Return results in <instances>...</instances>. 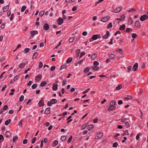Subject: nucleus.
Listing matches in <instances>:
<instances>
[{"label":"nucleus","mask_w":148,"mask_h":148,"mask_svg":"<svg viewBox=\"0 0 148 148\" xmlns=\"http://www.w3.org/2000/svg\"><path fill=\"white\" fill-rule=\"evenodd\" d=\"M118 145V144L116 142H114L113 145V147H116Z\"/></svg>","instance_id":"09e8293b"},{"label":"nucleus","mask_w":148,"mask_h":148,"mask_svg":"<svg viewBox=\"0 0 148 148\" xmlns=\"http://www.w3.org/2000/svg\"><path fill=\"white\" fill-rule=\"evenodd\" d=\"M11 120L10 119H8L5 122V125H7L10 122Z\"/></svg>","instance_id":"a878e982"},{"label":"nucleus","mask_w":148,"mask_h":148,"mask_svg":"<svg viewBox=\"0 0 148 148\" xmlns=\"http://www.w3.org/2000/svg\"><path fill=\"white\" fill-rule=\"evenodd\" d=\"M109 19V18L108 17L106 16V17H104L102 18L101 19V21L103 22H106L108 21Z\"/></svg>","instance_id":"9d476101"},{"label":"nucleus","mask_w":148,"mask_h":148,"mask_svg":"<svg viewBox=\"0 0 148 148\" xmlns=\"http://www.w3.org/2000/svg\"><path fill=\"white\" fill-rule=\"evenodd\" d=\"M72 58L71 57H70L66 61V63L67 64L69 63L72 61Z\"/></svg>","instance_id":"4be33fe9"},{"label":"nucleus","mask_w":148,"mask_h":148,"mask_svg":"<svg viewBox=\"0 0 148 148\" xmlns=\"http://www.w3.org/2000/svg\"><path fill=\"white\" fill-rule=\"evenodd\" d=\"M67 82V81L66 80V79H64L63 81V83H62V85L63 86H64L65 85V84H66V82Z\"/></svg>","instance_id":"338daca9"},{"label":"nucleus","mask_w":148,"mask_h":148,"mask_svg":"<svg viewBox=\"0 0 148 148\" xmlns=\"http://www.w3.org/2000/svg\"><path fill=\"white\" fill-rule=\"evenodd\" d=\"M25 65V64L22 63L19 66V67L20 68H23Z\"/></svg>","instance_id":"58836bf2"},{"label":"nucleus","mask_w":148,"mask_h":148,"mask_svg":"<svg viewBox=\"0 0 148 148\" xmlns=\"http://www.w3.org/2000/svg\"><path fill=\"white\" fill-rule=\"evenodd\" d=\"M125 123V125L127 128H128L130 127V125L128 122H126Z\"/></svg>","instance_id":"c9c22d12"},{"label":"nucleus","mask_w":148,"mask_h":148,"mask_svg":"<svg viewBox=\"0 0 148 148\" xmlns=\"http://www.w3.org/2000/svg\"><path fill=\"white\" fill-rule=\"evenodd\" d=\"M132 69V66H129L128 67V68L127 69L128 72V73L130 72L131 71Z\"/></svg>","instance_id":"603ef678"},{"label":"nucleus","mask_w":148,"mask_h":148,"mask_svg":"<svg viewBox=\"0 0 148 148\" xmlns=\"http://www.w3.org/2000/svg\"><path fill=\"white\" fill-rule=\"evenodd\" d=\"M22 121H23V120L22 119H21L20 120V121L18 123V125L21 127H22Z\"/></svg>","instance_id":"13d9d810"},{"label":"nucleus","mask_w":148,"mask_h":148,"mask_svg":"<svg viewBox=\"0 0 148 148\" xmlns=\"http://www.w3.org/2000/svg\"><path fill=\"white\" fill-rule=\"evenodd\" d=\"M97 55L96 53H93L91 55V58L92 60H95L97 57Z\"/></svg>","instance_id":"aec40b11"},{"label":"nucleus","mask_w":148,"mask_h":148,"mask_svg":"<svg viewBox=\"0 0 148 148\" xmlns=\"http://www.w3.org/2000/svg\"><path fill=\"white\" fill-rule=\"evenodd\" d=\"M101 38L99 34L94 35L91 37V38L93 40H96L97 38Z\"/></svg>","instance_id":"20e7f679"},{"label":"nucleus","mask_w":148,"mask_h":148,"mask_svg":"<svg viewBox=\"0 0 148 148\" xmlns=\"http://www.w3.org/2000/svg\"><path fill=\"white\" fill-rule=\"evenodd\" d=\"M121 10H114L113 11H112V12L115 13H118L120 12Z\"/></svg>","instance_id":"37998d69"},{"label":"nucleus","mask_w":148,"mask_h":148,"mask_svg":"<svg viewBox=\"0 0 148 148\" xmlns=\"http://www.w3.org/2000/svg\"><path fill=\"white\" fill-rule=\"evenodd\" d=\"M43 98H42L41 100L38 102V105L39 107L42 106H43L44 105V103L43 102H42Z\"/></svg>","instance_id":"ddd939ff"},{"label":"nucleus","mask_w":148,"mask_h":148,"mask_svg":"<svg viewBox=\"0 0 148 148\" xmlns=\"http://www.w3.org/2000/svg\"><path fill=\"white\" fill-rule=\"evenodd\" d=\"M18 75L16 76L13 79L14 81H15L18 79Z\"/></svg>","instance_id":"bf43d9fd"},{"label":"nucleus","mask_w":148,"mask_h":148,"mask_svg":"<svg viewBox=\"0 0 148 148\" xmlns=\"http://www.w3.org/2000/svg\"><path fill=\"white\" fill-rule=\"evenodd\" d=\"M29 48H27L26 49H25L24 51V53H26L28 52L29 51Z\"/></svg>","instance_id":"72a5a7b5"},{"label":"nucleus","mask_w":148,"mask_h":148,"mask_svg":"<svg viewBox=\"0 0 148 148\" xmlns=\"http://www.w3.org/2000/svg\"><path fill=\"white\" fill-rule=\"evenodd\" d=\"M90 88H88L86 90H85V91H84L83 92V94H85V93L89 91V90H90Z\"/></svg>","instance_id":"69168bd1"},{"label":"nucleus","mask_w":148,"mask_h":148,"mask_svg":"<svg viewBox=\"0 0 148 148\" xmlns=\"http://www.w3.org/2000/svg\"><path fill=\"white\" fill-rule=\"evenodd\" d=\"M138 64L137 63H136L134 65L133 68H132V70L134 71H136L137 69H138Z\"/></svg>","instance_id":"39448f33"},{"label":"nucleus","mask_w":148,"mask_h":148,"mask_svg":"<svg viewBox=\"0 0 148 148\" xmlns=\"http://www.w3.org/2000/svg\"><path fill=\"white\" fill-rule=\"evenodd\" d=\"M110 34V33L108 31H107L106 32V34L104 35L102 37L103 38L106 39H107Z\"/></svg>","instance_id":"9b49d317"},{"label":"nucleus","mask_w":148,"mask_h":148,"mask_svg":"<svg viewBox=\"0 0 148 148\" xmlns=\"http://www.w3.org/2000/svg\"><path fill=\"white\" fill-rule=\"evenodd\" d=\"M117 51H118L121 55H122L123 54V50L122 49H120L119 50L117 49Z\"/></svg>","instance_id":"ea45409f"},{"label":"nucleus","mask_w":148,"mask_h":148,"mask_svg":"<svg viewBox=\"0 0 148 148\" xmlns=\"http://www.w3.org/2000/svg\"><path fill=\"white\" fill-rule=\"evenodd\" d=\"M122 88V86L121 84H119L116 87V89L117 90H119Z\"/></svg>","instance_id":"c756f323"},{"label":"nucleus","mask_w":148,"mask_h":148,"mask_svg":"<svg viewBox=\"0 0 148 148\" xmlns=\"http://www.w3.org/2000/svg\"><path fill=\"white\" fill-rule=\"evenodd\" d=\"M94 128V125H93L91 124L89 125L88 128V129L89 131L92 130V129Z\"/></svg>","instance_id":"a211bd4d"},{"label":"nucleus","mask_w":148,"mask_h":148,"mask_svg":"<svg viewBox=\"0 0 148 148\" xmlns=\"http://www.w3.org/2000/svg\"><path fill=\"white\" fill-rule=\"evenodd\" d=\"M129 134L127 130H126L124 133L122 135V136H124L125 135H129Z\"/></svg>","instance_id":"4c0bfd02"},{"label":"nucleus","mask_w":148,"mask_h":148,"mask_svg":"<svg viewBox=\"0 0 148 148\" xmlns=\"http://www.w3.org/2000/svg\"><path fill=\"white\" fill-rule=\"evenodd\" d=\"M18 137L17 136L13 137L12 139L13 142L14 143L16 141L18 140Z\"/></svg>","instance_id":"c85d7f7f"},{"label":"nucleus","mask_w":148,"mask_h":148,"mask_svg":"<svg viewBox=\"0 0 148 148\" xmlns=\"http://www.w3.org/2000/svg\"><path fill=\"white\" fill-rule=\"evenodd\" d=\"M93 64L95 66H97L99 64V63L97 61H95L93 62Z\"/></svg>","instance_id":"c03bdc74"},{"label":"nucleus","mask_w":148,"mask_h":148,"mask_svg":"<svg viewBox=\"0 0 148 148\" xmlns=\"http://www.w3.org/2000/svg\"><path fill=\"white\" fill-rule=\"evenodd\" d=\"M13 16H14V14H12L10 15V21H11L13 19Z\"/></svg>","instance_id":"e2e57ef3"},{"label":"nucleus","mask_w":148,"mask_h":148,"mask_svg":"<svg viewBox=\"0 0 148 148\" xmlns=\"http://www.w3.org/2000/svg\"><path fill=\"white\" fill-rule=\"evenodd\" d=\"M42 77V75L40 74H39L36 76L35 79L37 81H39L41 79Z\"/></svg>","instance_id":"1a4fd4ad"},{"label":"nucleus","mask_w":148,"mask_h":148,"mask_svg":"<svg viewBox=\"0 0 148 148\" xmlns=\"http://www.w3.org/2000/svg\"><path fill=\"white\" fill-rule=\"evenodd\" d=\"M37 86V84H33L32 86V88L33 89H35Z\"/></svg>","instance_id":"e433bc0d"},{"label":"nucleus","mask_w":148,"mask_h":148,"mask_svg":"<svg viewBox=\"0 0 148 148\" xmlns=\"http://www.w3.org/2000/svg\"><path fill=\"white\" fill-rule=\"evenodd\" d=\"M8 106L6 105H5L2 109H3L4 110H6L8 109Z\"/></svg>","instance_id":"6e6d98bb"},{"label":"nucleus","mask_w":148,"mask_h":148,"mask_svg":"<svg viewBox=\"0 0 148 148\" xmlns=\"http://www.w3.org/2000/svg\"><path fill=\"white\" fill-rule=\"evenodd\" d=\"M58 143V141L57 140H54L53 144V146L55 147L57 145Z\"/></svg>","instance_id":"cd10ccee"},{"label":"nucleus","mask_w":148,"mask_h":148,"mask_svg":"<svg viewBox=\"0 0 148 148\" xmlns=\"http://www.w3.org/2000/svg\"><path fill=\"white\" fill-rule=\"evenodd\" d=\"M50 112V108H48L46 109L45 111V113L46 114H49Z\"/></svg>","instance_id":"4468645a"},{"label":"nucleus","mask_w":148,"mask_h":148,"mask_svg":"<svg viewBox=\"0 0 148 148\" xmlns=\"http://www.w3.org/2000/svg\"><path fill=\"white\" fill-rule=\"evenodd\" d=\"M89 71V69L87 67L85 69H84V72L85 73H86L88 72Z\"/></svg>","instance_id":"a18cd8bd"},{"label":"nucleus","mask_w":148,"mask_h":148,"mask_svg":"<svg viewBox=\"0 0 148 148\" xmlns=\"http://www.w3.org/2000/svg\"><path fill=\"white\" fill-rule=\"evenodd\" d=\"M133 23V20L132 19V18H131V17H130L129 18V19H128V23L129 24H131L132 23Z\"/></svg>","instance_id":"393cba45"},{"label":"nucleus","mask_w":148,"mask_h":148,"mask_svg":"<svg viewBox=\"0 0 148 148\" xmlns=\"http://www.w3.org/2000/svg\"><path fill=\"white\" fill-rule=\"evenodd\" d=\"M58 85L57 84H54L53 87V89L54 91L58 89Z\"/></svg>","instance_id":"6ab92c4d"},{"label":"nucleus","mask_w":148,"mask_h":148,"mask_svg":"<svg viewBox=\"0 0 148 148\" xmlns=\"http://www.w3.org/2000/svg\"><path fill=\"white\" fill-rule=\"evenodd\" d=\"M44 13V12L43 11L40 12L39 13V15L40 16H42Z\"/></svg>","instance_id":"5fc2aeb1"},{"label":"nucleus","mask_w":148,"mask_h":148,"mask_svg":"<svg viewBox=\"0 0 148 148\" xmlns=\"http://www.w3.org/2000/svg\"><path fill=\"white\" fill-rule=\"evenodd\" d=\"M85 54V53L84 52H81L80 53V57L81 58V57H82L83 55H84Z\"/></svg>","instance_id":"774afa93"},{"label":"nucleus","mask_w":148,"mask_h":148,"mask_svg":"<svg viewBox=\"0 0 148 148\" xmlns=\"http://www.w3.org/2000/svg\"><path fill=\"white\" fill-rule=\"evenodd\" d=\"M72 136H70L69 137V138L68 140V141H67V142L69 143L71 142V140H72Z\"/></svg>","instance_id":"79ce46f5"},{"label":"nucleus","mask_w":148,"mask_h":148,"mask_svg":"<svg viewBox=\"0 0 148 148\" xmlns=\"http://www.w3.org/2000/svg\"><path fill=\"white\" fill-rule=\"evenodd\" d=\"M135 26L137 28H139L140 27V24L139 21H136L135 23Z\"/></svg>","instance_id":"423d86ee"},{"label":"nucleus","mask_w":148,"mask_h":148,"mask_svg":"<svg viewBox=\"0 0 148 148\" xmlns=\"http://www.w3.org/2000/svg\"><path fill=\"white\" fill-rule=\"evenodd\" d=\"M43 29L47 31L49 29V25L47 23L45 24L43 26Z\"/></svg>","instance_id":"6e6552de"},{"label":"nucleus","mask_w":148,"mask_h":148,"mask_svg":"<svg viewBox=\"0 0 148 148\" xmlns=\"http://www.w3.org/2000/svg\"><path fill=\"white\" fill-rule=\"evenodd\" d=\"M125 28V24H123L121 25L119 28L120 30H124Z\"/></svg>","instance_id":"412c9836"},{"label":"nucleus","mask_w":148,"mask_h":148,"mask_svg":"<svg viewBox=\"0 0 148 148\" xmlns=\"http://www.w3.org/2000/svg\"><path fill=\"white\" fill-rule=\"evenodd\" d=\"M47 83L46 81H43L40 84V86L41 87H43L47 85Z\"/></svg>","instance_id":"f3484780"},{"label":"nucleus","mask_w":148,"mask_h":148,"mask_svg":"<svg viewBox=\"0 0 148 148\" xmlns=\"http://www.w3.org/2000/svg\"><path fill=\"white\" fill-rule=\"evenodd\" d=\"M38 53L37 52H35L33 55L32 58L33 59H34L38 56Z\"/></svg>","instance_id":"7c9ffc66"},{"label":"nucleus","mask_w":148,"mask_h":148,"mask_svg":"<svg viewBox=\"0 0 148 148\" xmlns=\"http://www.w3.org/2000/svg\"><path fill=\"white\" fill-rule=\"evenodd\" d=\"M115 56L114 54H111L109 55V57L110 59H114Z\"/></svg>","instance_id":"b1692460"},{"label":"nucleus","mask_w":148,"mask_h":148,"mask_svg":"<svg viewBox=\"0 0 148 148\" xmlns=\"http://www.w3.org/2000/svg\"><path fill=\"white\" fill-rule=\"evenodd\" d=\"M36 140V137H34L32 140V143H34Z\"/></svg>","instance_id":"680f3d73"},{"label":"nucleus","mask_w":148,"mask_h":148,"mask_svg":"<svg viewBox=\"0 0 148 148\" xmlns=\"http://www.w3.org/2000/svg\"><path fill=\"white\" fill-rule=\"evenodd\" d=\"M38 32L37 30L32 31H31V34L32 36H34L36 34H37Z\"/></svg>","instance_id":"f8f14e48"},{"label":"nucleus","mask_w":148,"mask_h":148,"mask_svg":"<svg viewBox=\"0 0 148 148\" xmlns=\"http://www.w3.org/2000/svg\"><path fill=\"white\" fill-rule=\"evenodd\" d=\"M87 125V124H85L83 125L82 127V129L84 130V129L86 127Z\"/></svg>","instance_id":"4d7b16f0"},{"label":"nucleus","mask_w":148,"mask_h":148,"mask_svg":"<svg viewBox=\"0 0 148 148\" xmlns=\"http://www.w3.org/2000/svg\"><path fill=\"white\" fill-rule=\"evenodd\" d=\"M132 29L130 28H127L125 31V32H130V31H132Z\"/></svg>","instance_id":"2f4dec72"},{"label":"nucleus","mask_w":148,"mask_h":148,"mask_svg":"<svg viewBox=\"0 0 148 148\" xmlns=\"http://www.w3.org/2000/svg\"><path fill=\"white\" fill-rule=\"evenodd\" d=\"M148 18V16L146 14H144L140 16V21H143Z\"/></svg>","instance_id":"f03ea898"},{"label":"nucleus","mask_w":148,"mask_h":148,"mask_svg":"<svg viewBox=\"0 0 148 148\" xmlns=\"http://www.w3.org/2000/svg\"><path fill=\"white\" fill-rule=\"evenodd\" d=\"M24 97V96L23 95H21L19 98V101H22L23 100Z\"/></svg>","instance_id":"49530a36"},{"label":"nucleus","mask_w":148,"mask_h":148,"mask_svg":"<svg viewBox=\"0 0 148 148\" xmlns=\"http://www.w3.org/2000/svg\"><path fill=\"white\" fill-rule=\"evenodd\" d=\"M116 106H110L109 107L108 110H112L116 108Z\"/></svg>","instance_id":"2eb2a0df"},{"label":"nucleus","mask_w":148,"mask_h":148,"mask_svg":"<svg viewBox=\"0 0 148 148\" xmlns=\"http://www.w3.org/2000/svg\"><path fill=\"white\" fill-rule=\"evenodd\" d=\"M103 135V133L102 132H100L99 133L97 134L95 138L96 139H99L101 138Z\"/></svg>","instance_id":"0eeeda50"},{"label":"nucleus","mask_w":148,"mask_h":148,"mask_svg":"<svg viewBox=\"0 0 148 148\" xmlns=\"http://www.w3.org/2000/svg\"><path fill=\"white\" fill-rule=\"evenodd\" d=\"M116 103V102L114 101H112L110 102V106H114V105H115Z\"/></svg>","instance_id":"473e14b6"},{"label":"nucleus","mask_w":148,"mask_h":148,"mask_svg":"<svg viewBox=\"0 0 148 148\" xmlns=\"http://www.w3.org/2000/svg\"><path fill=\"white\" fill-rule=\"evenodd\" d=\"M61 139L62 141H65L66 139V137L65 136H62Z\"/></svg>","instance_id":"5701e85b"},{"label":"nucleus","mask_w":148,"mask_h":148,"mask_svg":"<svg viewBox=\"0 0 148 148\" xmlns=\"http://www.w3.org/2000/svg\"><path fill=\"white\" fill-rule=\"evenodd\" d=\"M56 68V66H53L51 67V71H54Z\"/></svg>","instance_id":"052dcab7"},{"label":"nucleus","mask_w":148,"mask_h":148,"mask_svg":"<svg viewBox=\"0 0 148 148\" xmlns=\"http://www.w3.org/2000/svg\"><path fill=\"white\" fill-rule=\"evenodd\" d=\"M93 69L94 70L97 71L99 69V68L98 66H95L94 67H93Z\"/></svg>","instance_id":"8fccbe9b"},{"label":"nucleus","mask_w":148,"mask_h":148,"mask_svg":"<svg viewBox=\"0 0 148 148\" xmlns=\"http://www.w3.org/2000/svg\"><path fill=\"white\" fill-rule=\"evenodd\" d=\"M74 39H75L74 38H73V37L70 38L69 39V42H72L73 41Z\"/></svg>","instance_id":"864d4df0"},{"label":"nucleus","mask_w":148,"mask_h":148,"mask_svg":"<svg viewBox=\"0 0 148 148\" xmlns=\"http://www.w3.org/2000/svg\"><path fill=\"white\" fill-rule=\"evenodd\" d=\"M132 97L130 95H128L127 97L124 98V100H125L127 101L129 99H132Z\"/></svg>","instance_id":"dca6fc26"},{"label":"nucleus","mask_w":148,"mask_h":148,"mask_svg":"<svg viewBox=\"0 0 148 148\" xmlns=\"http://www.w3.org/2000/svg\"><path fill=\"white\" fill-rule=\"evenodd\" d=\"M58 24L59 25H61L63 23V20L61 17H59L57 20Z\"/></svg>","instance_id":"7ed1b4c3"},{"label":"nucleus","mask_w":148,"mask_h":148,"mask_svg":"<svg viewBox=\"0 0 148 148\" xmlns=\"http://www.w3.org/2000/svg\"><path fill=\"white\" fill-rule=\"evenodd\" d=\"M132 37L134 38L138 36V35L137 34L134 33L132 34Z\"/></svg>","instance_id":"de8ad7c7"},{"label":"nucleus","mask_w":148,"mask_h":148,"mask_svg":"<svg viewBox=\"0 0 148 148\" xmlns=\"http://www.w3.org/2000/svg\"><path fill=\"white\" fill-rule=\"evenodd\" d=\"M83 60H79L77 62V63L78 64H81L82 63Z\"/></svg>","instance_id":"0e129e2a"},{"label":"nucleus","mask_w":148,"mask_h":148,"mask_svg":"<svg viewBox=\"0 0 148 148\" xmlns=\"http://www.w3.org/2000/svg\"><path fill=\"white\" fill-rule=\"evenodd\" d=\"M66 64H63L61 66V68H60V69L61 70H62L63 69H64L66 67Z\"/></svg>","instance_id":"a19ab883"},{"label":"nucleus","mask_w":148,"mask_h":148,"mask_svg":"<svg viewBox=\"0 0 148 148\" xmlns=\"http://www.w3.org/2000/svg\"><path fill=\"white\" fill-rule=\"evenodd\" d=\"M42 66V62H40L39 63V69L41 68Z\"/></svg>","instance_id":"3c124183"},{"label":"nucleus","mask_w":148,"mask_h":148,"mask_svg":"<svg viewBox=\"0 0 148 148\" xmlns=\"http://www.w3.org/2000/svg\"><path fill=\"white\" fill-rule=\"evenodd\" d=\"M112 26V23H110L107 26V28L109 29L111 28Z\"/></svg>","instance_id":"f704fd0d"},{"label":"nucleus","mask_w":148,"mask_h":148,"mask_svg":"<svg viewBox=\"0 0 148 148\" xmlns=\"http://www.w3.org/2000/svg\"><path fill=\"white\" fill-rule=\"evenodd\" d=\"M57 102V100L56 99H51L50 101H49L47 103V104L49 106H52V104H54L56 103Z\"/></svg>","instance_id":"f257e3e1"},{"label":"nucleus","mask_w":148,"mask_h":148,"mask_svg":"<svg viewBox=\"0 0 148 148\" xmlns=\"http://www.w3.org/2000/svg\"><path fill=\"white\" fill-rule=\"evenodd\" d=\"M11 133L9 131H8L6 132L5 133V135L6 137H8L11 135Z\"/></svg>","instance_id":"bb28decb"}]
</instances>
